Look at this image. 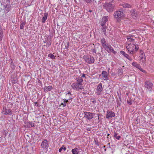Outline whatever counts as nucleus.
I'll use <instances>...</instances> for the list:
<instances>
[{
    "label": "nucleus",
    "mask_w": 154,
    "mask_h": 154,
    "mask_svg": "<svg viewBox=\"0 0 154 154\" xmlns=\"http://www.w3.org/2000/svg\"><path fill=\"white\" fill-rule=\"evenodd\" d=\"M127 40L126 43V47L130 54H133L137 51L139 47L134 42L135 40L132 38V36H128Z\"/></svg>",
    "instance_id": "obj_1"
},
{
    "label": "nucleus",
    "mask_w": 154,
    "mask_h": 154,
    "mask_svg": "<svg viewBox=\"0 0 154 154\" xmlns=\"http://www.w3.org/2000/svg\"><path fill=\"white\" fill-rule=\"evenodd\" d=\"M83 79L81 78L76 79V82L73 83L71 85L72 88L74 90L79 91L84 89L85 86L83 84Z\"/></svg>",
    "instance_id": "obj_2"
},
{
    "label": "nucleus",
    "mask_w": 154,
    "mask_h": 154,
    "mask_svg": "<svg viewBox=\"0 0 154 154\" xmlns=\"http://www.w3.org/2000/svg\"><path fill=\"white\" fill-rule=\"evenodd\" d=\"M103 6L106 10L109 12H112L114 9L115 5L110 2L105 3Z\"/></svg>",
    "instance_id": "obj_3"
},
{
    "label": "nucleus",
    "mask_w": 154,
    "mask_h": 154,
    "mask_svg": "<svg viewBox=\"0 0 154 154\" xmlns=\"http://www.w3.org/2000/svg\"><path fill=\"white\" fill-rule=\"evenodd\" d=\"M83 58L86 63L89 64L94 63L95 61L94 57L89 55H84Z\"/></svg>",
    "instance_id": "obj_4"
},
{
    "label": "nucleus",
    "mask_w": 154,
    "mask_h": 154,
    "mask_svg": "<svg viewBox=\"0 0 154 154\" xmlns=\"http://www.w3.org/2000/svg\"><path fill=\"white\" fill-rule=\"evenodd\" d=\"M153 85L152 83L149 81H146L145 83V87L147 91L151 92Z\"/></svg>",
    "instance_id": "obj_5"
},
{
    "label": "nucleus",
    "mask_w": 154,
    "mask_h": 154,
    "mask_svg": "<svg viewBox=\"0 0 154 154\" xmlns=\"http://www.w3.org/2000/svg\"><path fill=\"white\" fill-rule=\"evenodd\" d=\"M114 15L115 17L117 19H119L123 17L124 16V14L123 12L118 11L114 13Z\"/></svg>",
    "instance_id": "obj_6"
},
{
    "label": "nucleus",
    "mask_w": 154,
    "mask_h": 154,
    "mask_svg": "<svg viewBox=\"0 0 154 154\" xmlns=\"http://www.w3.org/2000/svg\"><path fill=\"white\" fill-rule=\"evenodd\" d=\"M106 46H104L103 48L109 53L112 52L115 54L116 52L114 51L113 48L110 45L106 44Z\"/></svg>",
    "instance_id": "obj_7"
},
{
    "label": "nucleus",
    "mask_w": 154,
    "mask_h": 154,
    "mask_svg": "<svg viewBox=\"0 0 154 154\" xmlns=\"http://www.w3.org/2000/svg\"><path fill=\"white\" fill-rule=\"evenodd\" d=\"M103 85L101 83L99 84L97 86L96 88V94L97 95H100L102 93L103 88L102 87Z\"/></svg>",
    "instance_id": "obj_8"
},
{
    "label": "nucleus",
    "mask_w": 154,
    "mask_h": 154,
    "mask_svg": "<svg viewBox=\"0 0 154 154\" xmlns=\"http://www.w3.org/2000/svg\"><path fill=\"white\" fill-rule=\"evenodd\" d=\"M84 117L88 120L92 119L94 117V115L92 113L89 112H84Z\"/></svg>",
    "instance_id": "obj_9"
},
{
    "label": "nucleus",
    "mask_w": 154,
    "mask_h": 154,
    "mask_svg": "<svg viewBox=\"0 0 154 154\" xmlns=\"http://www.w3.org/2000/svg\"><path fill=\"white\" fill-rule=\"evenodd\" d=\"M132 65L133 66L139 69L141 72L144 73L146 72L145 70L143 69L140 66V65L137 62L135 61L133 62L132 64Z\"/></svg>",
    "instance_id": "obj_10"
},
{
    "label": "nucleus",
    "mask_w": 154,
    "mask_h": 154,
    "mask_svg": "<svg viewBox=\"0 0 154 154\" xmlns=\"http://www.w3.org/2000/svg\"><path fill=\"white\" fill-rule=\"evenodd\" d=\"M115 116V113L112 111L108 110L106 112V118L110 119Z\"/></svg>",
    "instance_id": "obj_11"
},
{
    "label": "nucleus",
    "mask_w": 154,
    "mask_h": 154,
    "mask_svg": "<svg viewBox=\"0 0 154 154\" xmlns=\"http://www.w3.org/2000/svg\"><path fill=\"white\" fill-rule=\"evenodd\" d=\"M2 113L4 115H11L12 114V111L9 109H7L6 108H3L2 110Z\"/></svg>",
    "instance_id": "obj_12"
},
{
    "label": "nucleus",
    "mask_w": 154,
    "mask_h": 154,
    "mask_svg": "<svg viewBox=\"0 0 154 154\" xmlns=\"http://www.w3.org/2000/svg\"><path fill=\"white\" fill-rule=\"evenodd\" d=\"M102 74L103 76V78L104 80H107L109 79V74L108 72L105 71L102 72Z\"/></svg>",
    "instance_id": "obj_13"
},
{
    "label": "nucleus",
    "mask_w": 154,
    "mask_h": 154,
    "mask_svg": "<svg viewBox=\"0 0 154 154\" xmlns=\"http://www.w3.org/2000/svg\"><path fill=\"white\" fill-rule=\"evenodd\" d=\"M109 19V17L108 16H105L103 17L102 19L101 23V26L105 25L106 23L108 21Z\"/></svg>",
    "instance_id": "obj_14"
},
{
    "label": "nucleus",
    "mask_w": 154,
    "mask_h": 154,
    "mask_svg": "<svg viewBox=\"0 0 154 154\" xmlns=\"http://www.w3.org/2000/svg\"><path fill=\"white\" fill-rule=\"evenodd\" d=\"M66 97L67 98L66 99L68 100V101H70L69 102H71L72 99V96L71 94V92L70 91H68L67 93L66 94Z\"/></svg>",
    "instance_id": "obj_15"
},
{
    "label": "nucleus",
    "mask_w": 154,
    "mask_h": 154,
    "mask_svg": "<svg viewBox=\"0 0 154 154\" xmlns=\"http://www.w3.org/2000/svg\"><path fill=\"white\" fill-rule=\"evenodd\" d=\"M41 146L44 148H46L48 146V140L46 139L44 140L42 142Z\"/></svg>",
    "instance_id": "obj_16"
},
{
    "label": "nucleus",
    "mask_w": 154,
    "mask_h": 154,
    "mask_svg": "<svg viewBox=\"0 0 154 154\" xmlns=\"http://www.w3.org/2000/svg\"><path fill=\"white\" fill-rule=\"evenodd\" d=\"M131 15L133 18L134 19L137 18L138 16L137 12L134 10L131 12Z\"/></svg>",
    "instance_id": "obj_17"
},
{
    "label": "nucleus",
    "mask_w": 154,
    "mask_h": 154,
    "mask_svg": "<svg viewBox=\"0 0 154 154\" xmlns=\"http://www.w3.org/2000/svg\"><path fill=\"white\" fill-rule=\"evenodd\" d=\"M44 90L45 92H46L48 91H50L52 89V87L49 85L48 87L45 86L44 87Z\"/></svg>",
    "instance_id": "obj_18"
},
{
    "label": "nucleus",
    "mask_w": 154,
    "mask_h": 154,
    "mask_svg": "<svg viewBox=\"0 0 154 154\" xmlns=\"http://www.w3.org/2000/svg\"><path fill=\"white\" fill-rule=\"evenodd\" d=\"M71 151L73 154H78L79 152V149L77 148L72 149Z\"/></svg>",
    "instance_id": "obj_19"
},
{
    "label": "nucleus",
    "mask_w": 154,
    "mask_h": 154,
    "mask_svg": "<svg viewBox=\"0 0 154 154\" xmlns=\"http://www.w3.org/2000/svg\"><path fill=\"white\" fill-rule=\"evenodd\" d=\"M48 14L47 13H45L44 14V16L43 17L42 19V23H45V20L47 19L48 17Z\"/></svg>",
    "instance_id": "obj_20"
},
{
    "label": "nucleus",
    "mask_w": 154,
    "mask_h": 154,
    "mask_svg": "<svg viewBox=\"0 0 154 154\" xmlns=\"http://www.w3.org/2000/svg\"><path fill=\"white\" fill-rule=\"evenodd\" d=\"M69 102V101L67 100L66 99H64L63 100V102L62 103V105H63V107L66 106L67 103Z\"/></svg>",
    "instance_id": "obj_21"
},
{
    "label": "nucleus",
    "mask_w": 154,
    "mask_h": 154,
    "mask_svg": "<svg viewBox=\"0 0 154 154\" xmlns=\"http://www.w3.org/2000/svg\"><path fill=\"white\" fill-rule=\"evenodd\" d=\"M122 6L125 8H129L131 7L130 5L127 3H123L122 4Z\"/></svg>",
    "instance_id": "obj_22"
},
{
    "label": "nucleus",
    "mask_w": 154,
    "mask_h": 154,
    "mask_svg": "<svg viewBox=\"0 0 154 154\" xmlns=\"http://www.w3.org/2000/svg\"><path fill=\"white\" fill-rule=\"evenodd\" d=\"M27 125L29 127H35V124L34 123H33L32 122H27Z\"/></svg>",
    "instance_id": "obj_23"
},
{
    "label": "nucleus",
    "mask_w": 154,
    "mask_h": 154,
    "mask_svg": "<svg viewBox=\"0 0 154 154\" xmlns=\"http://www.w3.org/2000/svg\"><path fill=\"white\" fill-rule=\"evenodd\" d=\"M123 73L122 69L121 68H119L117 69V74L119 75H121Z\"/></svg>",
    "instance_id": "obj_24"
},
{
    "label": "nucleus",
    "mask_w": 154,
    "mask_h": 154,
    "mask_svg": "<svg viewBox=\"0 0 154 154\" xmlns=\"http://www.w3.org/2000/svg\"><path fill=\"white\" fill-rule=\"evenodd\" d=\"M140 61L142 62H144L146 59V57L145 55H140Z\"/></svg>",
    "instance_id": "obj_25"
},
{
    "label": "nucleus",
    "mask_w": 154,
    "mask_h": 154,
    "mask_svg": "<svg viewBox=\"0 0 154 154\" xmlns=\"http://www.w3.org/2000/svg\"><path fill=\"white\" fill-rule=\"evenodd\" d=\"M101 42L103 47L104 46H106L105 45H106V42L105 38H102L101 40Z\"/></svg>",
    "instance_id": "obj_26"
},
{
    "label": "nucleus",
    "mask_w": 154,
    "mask_h": 154,
    "mask_svg": "<svg viewBox=\"0 0 154 154\" xmlns=\"http://www.w3.org/2000/svg\"><path fill=\"white\" fill-rule=\"evenodd\" d=\"M25 24V23L24 22L22 21L21 22L20 26V29H23Z\"/></svg>",
    "instance_id": "obj_27"
},
{
    "label": "nucleus",
    "mask_w": 154,
    "mask_h": 154,
    "mask_svg": "<svg viewBox=\"0 0 154 154\" xmlns=\"http://www.w3.org/2000/svg\"><path fill=\"white\" fill-rule=\"evenodd\" d=\"M121 53L125 57L127 58L129 57V55L127 54H126L125 52L122 51H121Z\"/></svg>",
    "instance_id": "obj_28"
},
{
    "label": "nucleus",
    "mask_w": 154,
    "mask_h": 154,
    "mask_svg": "<svg viewBox=\"0 0 154 154\" xmlns=\"http://www.w3.org/2000/svg\"><path fill=\"white\" fill-rule=\"evenodd\" d=\"M118 134V133L115 132L114 135V137H115L117 139L119 140L120 139L121 137L120 136H117Z\"/></svg>",
    "instance_id": "obj_29"
},
{
    "label": "nucleus",
    "mask_w": 154,
    "mask_h": 154,
    "mask_svg": "<svg viewBox=\"0 0 154 154\" xmlns=\"http://www.w3.org/2000/svg\"><path fill=\"white\" fill-rule=\"evenodd\" d=\"M101 26L102 27V30L103 32H104V33L105 34L106 29V26L105 25Z\"/></svg>",
    "instance_id": "obj_30"
},
{
    "label": "nucleus",
    "mask_w": 154,
    "mask_h": 154,
    "mask_svg": "<svg viewBox=\"0 0 154 154\" xmlns=\"http://www.w3.org/2000/svg\"><path fill=\"white\" fill-rule=\"evenodd\" d=\"M48 56L52 59H54L55 58V56L52 54H49L48 55Z\"/></svg>",
    "instance_id": "obj_31"
},
{
    "label": "nucleus",
    "mask_w": 154,
    "mask_h": 154,
    "mask_svg": "<svg viewBox=\"0 0 154 154\" xmlns=\"http://www.w3.org/2000/svg\"><path fill=\"white\" fill-rule=\"evenodd\" d=\"M3 32L2 30H0V41L2 40V38Z\"/></svg>",
    "instance_id": "obj_32"
},
{
    "label": "nucleus",
    "mask_w": 154,
    "mask_h": 154,
    "mask_svg": "<svg viewBox=\"0 0 154 154\" xmlns=\"http://www.w3.org/2000/svg\"><path fill=\"white\" fill-rule=\"evenodd\" d=\"M69 42H67V45H65V48L66 49H67L69 48Z\"/></svg>",
    "instance_id": "obj_33"
},
{
    "label": "nucleus",
    "mask_w": 154,
    "mask_h": 154,
    "mask_svg": "<svg viewBox=\"0 0 154 154\" xmlns=\"http://www.w3.org/2000/svg\"><path fill=\"white\" fill-rule=\"evenodd\" d=\"M64 147V145H63L59 149V152H61V151L63 150V147Z\"/></svg>",
    "instance_id": "obj_34"
},
{
    "label": "nucleus",
    "mask_w": 154,
    "mask_h": 154,
    "mask_svg": "<svg viewBox=\"0 0 154 154\" xmlns=\"http://www.w3.org/2000/svg\"><path fill=\"white\" fill-rule=\"evenodd\" d=\"M140 53L141 54V55H145L143 52L142 50L140 51Z\"/></svg>",
    "instance_id": "obj_35"
},
{
    "label": "nucleus",
    "mask_w": 154,
    "mask_h": 154,
    "mask_svg": "<svg viewBox=\"0 0 154 154\" xmlns=\"http://www.w3.org/2000/svg\"><path fill=\"white\" fill-rule=\"evenodd\" d=\"M127 58L130 61H131L132 60V58L129 56V57H128Z\"/></svg>",
    "instance_id": "obj_36"
},
{
    "label": "nucleus",
    "mask_w": 154,
    "mask_h": 154,
    "mask_svg": "<svg viewBox=\"0 0 154 154\" xmlns=\"http://www.w3.org/2000/svg\"><path fill=\"white\" fill-rule=\"evenodd\" d=\"M87 3H90L91 2V0H84Z\"/></svg>",
    "instance_id": "obj_37"
},
{
    "label": "nucleus",
    "mask_w": 154,
    "mask_h": 154,
    "mask_svg": "<svg viewBox=\"0 0 154 154\" xmlns=\"http://www.w3.org/2000/svg\"><path fill=\"white\" fill-rule=\"evenodd\" d=\"M127 102L128 104H129L130 105H131L132 104V103L131 101H130L128 100L127 101Z\"/></svg>",
    "instance_id": "obj_38"
},
{
    "label": "nucleus",
    "mask_w": 154,
    "mask_h": 154,
    "mask_svg": "<svg viewBox=\"0 0 154 154\" xmlns=\"http://www.w3.org/2000/svg\"><path fill=\"white\" fill-rule=\"evenodd\" d=\"M116 75V74H115V73L114 72H112V74H111V75H112V76H115Z\"/></svg>",
    "instance_id": "obj_39"
},
{
    "label": "nucleus",
    "mask_w": 154,
    "mask_h": 154,
    "mask_svg": "<svg viewBox=\"0 0 154 154\" xmlns=\"http://www.w3.org/2000/svg\"><path fill=\"white\" fill-rule=\"evenodd\" d=\"M63 150H64V151H65L66 150V147H63Z\"/></svg>",
    "instance_id": "obj_40"
},
{
    "label": "nucleus",
    "mask_w": 154,
    "mask_h": 154,
    "mask_svg": "<svg viewBox=\"0 0 154 154\" xmlns=\"http://www.w3.org/2000/svg\"><path fill=\"white\" fill-rule=\"evenodd\" d=\"M82 77H85V75L84 74H83V75H82Z\"/></svg>",
    "instance_id": "obj_41"
},
{
    "label": "nucleus",
    "mask_w": 154,
    "mask_h": 154,
    "mask_svg": "<svg viewBox=\"0 0 154 154\" xmlns=\"http://www.w3.org/2000/svg\"><path fill=\"white\" fill-rule=\"evenodd\" d=\"M6 0L7 1H8L9 3H10V0Z\"/></svg>",
    "instance_id": "obj_42"
},
{
    "label": "nucleus",
    "mask_w": 154,
    "mask_h": 154,
    "mask_svg": "<svg viewBox=\"0 0 154 154\" xmlns=\"http://www.w3.org/2000/svg\"><path fill=\"white\" fill-rule=\"evenodd\" d=\"M7 5H6V6H5V7L6 8V7L7 6Z\"/></svg>",
    "instance_id": "obj_43"
},
{
    "label": "nucleus",
    "mask_w": 154,
    "mask_h": 154,
    "mask_svg": "<svg viewBox=\"0 0 154 154\" xmlns=\"http://www.w3.org/2000/svg\"><path fill=\"white\" fill-rule=\"evenodd\" d=\"M89 12H91V10H89Z\"/></svg>",
    "instance_id": "obj_44"
},
{
    "label": "nucleus",
    "mask_w": 154,
    "mask_h": 154,
    "mask_svg": "<svg viewBox=\"0 0 154 154\" xmlns=\"http://www.w3.org/2000/svg\"><path fill=\"white\" fill-rule=\"evenodd\" d=\"M98 119H99V117L98 116Z\"/></svg>",
    "instance_id": "obj_45"
}]
</instances>
